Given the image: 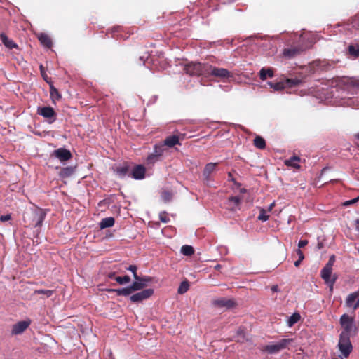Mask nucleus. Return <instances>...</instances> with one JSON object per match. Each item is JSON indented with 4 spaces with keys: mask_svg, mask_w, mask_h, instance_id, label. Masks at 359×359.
Here are the masks:
<instances>
[{
    "mask_svg": "<svg viewBox=\"0 0 359 359\" xmlns=\"http://www.w3.org/2000/svg\"><path fill=\"white\" fill-rule=\"evenodd\" d=\"M271 290L273 292H278L279 290H278V285H273L272 287H271Z\"/></svg>",
    "mask_w": 359,
    "mask_h": 359,
    "instance_id": "nucleus-52",
    "label": "nucleus"
},
{
    "mask_svg": "<svg viewBox=\"0 0 359 359\" xmlns=\"http://www.w3.org/2000/svg\"><path fill=\"white\" fill-rule=\"evenodd\" d=\"M112 291L115 292L118 295L128 296L135 290L133 289H132V284H131L129 287L112 290Z\"/></svg>",
    "mask_w": 359,
    "mask_h": 359,
    "instance_id": "nucleus-24",
    "label": "nucleus"
},
{
    "mask_svg": "<svg viewBox=\"0 0 359 359\" xmlns=\"http://www.w3.org/2000/svg\"><path fill=\"white\" fill-rule=\"evenodd\" d=\"M268 84L271 88H273L275 90H280L285 88V84L283 82H277L276 83H273L272 82H268Z\"/></svg>",
    "mask_w": 359,
    "mask_h": 359,
    "instance_id": "nucleus-38",
    "label": "nucleus"
},
{
    "mask_svg": "<svg viewBox=\"0 0 359 359\" xmlns=\"http://www.w3.org/2000/svg\"><path fill=\"white\" fill-rule=\"evenodd\" d=\"M154 294V290L149 288L137 292L130 297V300L133 302H140L149 298Z\"/></svg>",
    "mask_w": 359,
    "mask_h": 359,
    "instance_id": "nucleus-9",
    "label": "nucleus"
},
{
    "mask_svg": "<svg viewBox=\"0 0 359 359\" xmlns=\"http://www.w3.org/2000/svg\"><path fill=\"white\" fill-rule=\"evenodd\" d=\"M114 218L112 217L104 218L100 222V228L101 229H104L108 227H111L114 226Z\"/></svg>",
    "mask_w": 359,
    "mask_h": 359,
    "instance_id": "nucleus-21",
    "label": "nucleus"
},
{
    "mask_svg": "<svg viewBox=\"0 0 359 359\" xmlns=\"http://www.w3.org/2000/svg\"><path fill=\"white\" fill-rule=\"evenodd\" d=\"M358 200H359V197H357V198H353L352 200H349V201H346L344 203V205H348L353 204V203H356Z\"/></svg>",
    "mask_w": 359,
    "mask_h": 359,
    "instance_id": "nucleus-46",
    "label": "nucleus"
},
{
    "mask_svg": "<svg viewBox=\"0 0 359 359\" xmlns=\"http://www.w3.org/2000/svg\"><path fill=\"white\" fill-rule=\"evenodd\" d=\"M134 280V282L132 283V289L138 291L147 287L148 284L151 282L152 279L149 276L140 277L135 275Z\"/></svg>",
    "mask_w": 359,
    "mask_h": 359,
    "instance_id": "nucleus-8",
    "label": "nucleus"
},
{
    "mask_svg": "<svg viewBox=\"0 0 359 359\" xmlns=\"http://www.w3.org/2000/svg\"><path fill=\"white\" fill-rule=\"evenodd\" d=\"M37 114L45 118H48L49 123H53L56 119V114L53 108L50 107H39Z\"/></svg>",
    "mask_w": 359,
    "mask_h": 359,
    "instance_id": "nucleus-7",
    "label": "nucleus"
},
{
    "mask_svg": "<svg viewBox=\"0 0 359 359\" xmlns=\"http://www.w3.org/2000/svg\"><path fill=\"white\" fill-rule=\"evenodd\" d=\"M137 266H135V265H130L129 266L128 268H127V270L131 271L133 273V278H135V275H137Z\"/></svg>",
    "mask_w": 359,
    "mask_h": 359,
    "instance_id": "nucleus-43",
    "label": "nucleus"
},
{
    "mask_svg": "<svg viewBox=\"0 0 359 359\" xmlns=\"http://www.w3.org/2000/svg\"><path fill=\"white\" fill-rule=\"evenodd\" d=\"M348 50L350 55L355 57H359V45H350Z\"/></svg>",
    "mask_w": 359,
    "mask_h": 359,
    "instance_id": "nucleus-29",
    "label": "nucleus"
},
{
    "mask_svg": "<svg viewBox=\"0 0 359 359\" xmlns=\"http://www.w3.org/2000/svg\"><path fill=\"white\" fill-rule=\"evenodd\" d=\"M115 280L119 284V285H124L130 283V278L128 276H124L123 277L121 276H116L115 278Z\"/></svg>",
    "mask_w": 359,
    "mask_h": 359,
    "instance_id": "nucleus-37",
    "label": "nucleus"
},
{
    "mask_svg": "<svg viewBox=\"0 0 359 359\" xmlns=\"http://www.w3.org/2000/svg\"><path fill=\"white\" fill-rule=\"evenodd\" d=\"M302 260H300L299 259L294 262V264L296 267L299 266L301 264Z\"/></svg>",
    "mask_w": 359,
    "mask_h": 359,
    "instance_id": "nucleus-53",
    "label": "nucleus"
},
{
    "mask_svg": "<svg viewBox=\"0 0 359 359\" xmlns=\"http://www.w3.org/2000/svg\"><path fill=\"white\" fill-rule=\"evenodd\" d=\"M186 71L190 75L205 78L213 76L222 81L233 76L228 69L217 67L209 63L192 62L187 66Z\"/></svg>",
    "mask_w": 359,
    "mask_h": 359,
    "instance_id": "nucleus-1",
    "label": "nucleus"
},
{
    "mask_svg": "<svg viewBox=\"0 0 359 359\" xmlns=\"http://www.w3.org/2000/svg\"><path fill=\"white\" fill-rule=\"evenodd\" d=\"M308 244L307 240H300L298 243V249H300L302 248H304Z\"/></svg>",
    "mask_w": 359,
    "mask_h": 359,
    "instance_id": "nucleus-45",
    "label": "nucleus"
},
{
    "mask_svg": "<svg viewBox=\"0 0 359 359\" xmlns=\"http://www.w3.org/2000/svg\"><path fill=\"white\" fill-rule=\"evenodd\" d=\"M11 217L10 214L1 215L0 217V221L2 222H7V221L10 220Z\"/></svg>",
    "mask_w": 359,
    "mask_h": 359,
    "instance_id": "nucleus-44",
    "label": "nucleus"
},
{
    "mask_svg": "<svg viewBox=\"0 0 359 359\" xmlns=\"http://www.w3.org/2000/svg\"><path fill=\"white\" fill-rule=\"evenodd\" d=\"M0 39L2 43L8 49L17 48L18 45L4 33L0 34Z\"/></svg>",
    "mask_w": 359,
    "mask_h": 359,
    "instance_id": "nucleus-16",
    "label": "nucleus"
},
{
    "mask_svg": "<svg viewBox=\"0 0 359 359\" xmlns=\"http://www.w3.org/2000/svg\"><path fill=\"white\" fill-rule=\"evenodd\" d=\"M354 222H355V230L359 231V219H355Z\"/></svg>",
    "mask_w": 359,
    "mask_h": 359,
    "instance_id": "nucleus-50",
    "label": "nucleus"
},
{
    "mask_svg": "<svg viewBox=\"0 0 359 359\" xmlns=\"http://www.w3.org/2000/svg\"><path fill=\"white\" fill-rule=\"evenodd\" d=\"M51 156L57 158L62 163L69 161L72 157L70 151L65 148H59L54 150Z\"/></svg>",
    "mask_w": 359,
    "mask_h": 359,
    "instance_id": "nucleus-10",
    "label": "nucleus"
},
{
    "mask_svg": "<svg viewBox=\"0 0 359 359\" xmlns=\"http://www.w3.org/2000/svg\"><path fill=\"white\" fill-rule=\"evenodd\" d=\"M219 267H220V266H219V265H217V266H215V268H216V269H219Z\"/></svg>",
    "mask_w": 359,
    "mask_h": 359,
    "instance_id": "nucleus-55",
    "label": "nucleus"
},
{
    "mask_svg": "<svg viewBox=\"0 0 359 359\" xmlns=\"http://www.w3.org/2000/svg\"><path fill=\"white\" fill-rule=\"evenodd\" d=\"M158 160H159V157L158 156H156V154H154V153H152L151 154L148 156V157L147 158V163L148 164H154Z\"/></svg>",
    "mask_w": 359,
    "mask_h": 359,
    "instance_id": "nucleus-39",
    "label": "nucleus"
},
{
    "mask_svg": "<svg viewBox=\"0 0 359 359\" xmlns=\"http://www.w3.org/2000/svg\"><path fill=\"white\" fill-rule=\"evenodd\" d=\"M254 144L257 148L260 149H263L266 147L265 140L260 136H257L254 139Z\"/></svg>",
    "mask_w": 359,
    "mask_h": 359,
    "instance_id": "nucleus-28",
    "label": "nucleus"
},
{
    "mask_svg": "<svg viewBox=\"0 0 359 359\" xmlns=\"http://www.w3.org/2000/svg\"><path fill=\"white\" fill-rule=\"evenodd\" d=\"M161 197L164 201H169L172 198V194L169 191H163Z\"/></svg>",
    "mask_w": 359,
    "mask_h": 359,
    "instance_id": "nucleus-41",
    "label": "nucleus"
},
{
    "mask_svg": "<svg viewBox=\"0 0 359 359\" xmlns=\"http://www.w3.org/2000/svg\"><path fill=\"white\" fill-rule=\"evenodd\" d=\"M348 86L350 90L355 91V94H358L357 90H359V79H351L348 81Z\"/></svg>",
    "mask_w": 359,
    "mask_h": 359,
    "instance_id": "nucleus-26",
    "label": "nucleus"
},
{
    "mask_svg": "<svg viewBox=\"0 0 359 359\" xmlns=\"http://www.w3.org/2000/svg\"><path fill=\"white\" fill-rule=\"evenodd\" d=\"M356 137L359 140V133L356 135Z\"/></svg>",
    "mask_w": 359,
    "mask_h": 359,
    "instance_id": "nucleus-56",
    "label": "nucleus"
},
{
    "mask_svg": "<svg viewBox=\"0 0 359 359\" xmlns=\"http://www.w3.org/2000/svg\"><path fill=\"white\" fill-rule=\"evenodd\" d=\"M300 314L299 313H294L292 316H290L287 320V325L289 327L293 326L295 323H297L300 320Z\"/></svg>",
    "mask_w": 359,
    "mask_h": 359,
    "instance_id": "nucleus-25",
    "label": "nucleus"
},
{
    "mask_svg": "<svg viewBox=\"0 0 359 359\" xmlns=\"http://www.w3.org/2000/svg\"><path fill=\"white\" fill-rule=\"evenodd\" d=\"M275 206V201H273V203H271L269 207H268V209L266 210L269 212H271L273 208H274Z\"/></svg>",
    "mask_w": 359,
    "mask_h": 359,
    "instance_id": "nucleus-49",
    "label": "nucleus"
},
{
    "mask_svg": "<svg viewBox=\"0 0 359 359\" xmlns=\"http://www.w3.org/2000/svg\"><path fill=\"white\" fill-rule=\"evenodd\" d=\"M305 48L302 47H291L285 48L283 50V55L289 59L299 55L302 51L304 50Z\"/></svg>",
    "mask_w": 359,
    "mask_h": 359,
    "instance_id": "nucleus-13",
    "label": "nucleus"
},
{
    "mask_svg": "<svg viewBox=\"0 0 359 359\" xmlns=\"http://www.w3.org/2000/svg\"><path fill=\"white\" fill-rule=\"evenodd\" d=\"M38 39L40 43L46 48H50L52 46V41L50 38L44 33H41L38 36Z\"/></svg>",
    "mask_w": 359,
    "mask_h": 359,
    "instance_id": "nucleus-20",
    "label": "nucleus"
},
{
    "mask_svg": "<svg viewBox=\"0 0 359 359\" xmlns=\"http://www.w3.org/2000/svg\"><path fill=\"white\" fill-rule=\"evenodd\" d=\"M159 219L163 223H168L169 222V218L164 212L159 214Z\"/></svg>",
    "mask_w": 359,
    "mask_h": 359,
    "instance_id": "nucleus-42",
    "label": "nucleus"
},
{
    "mask_svg": "<svg viewBox=\"0 0 359 359\" xmlns=\"http://www.w3.org/2000/svg\"><path fill=\"white\" fill-rule=\"evenodd\" d=\"M181 252L186 256H191L194 253V250L192 246L184 245L181 248Z\"/></svg>",
    "mask_w": 359,
    "mask_h": 359,
    "instance_id": "nucleus-30",
    "label": "nucleus"
},
{
    "mask_svg": "<svg viewBox=\"0 0 359 359\" xmlns=\"http://www.w3.org/2000/svg\"><path fill=\"white\" fill-rule=\"evenodd\" d=\"M177 144L180 145L181 143L180 142L179 136L176 135L168 136L163 141V145L170 148Z\"/></svg>",
    "mask_w": 359,
    "mask_h": 359,
    "instance_id": "nucleus-15",
    "label": "nucleus"
},
{
    "mask_svg": "<svg viewBox=\"0 0 359 359\" xmlns=\"http://www.w3.org/2000/svg\"><path fill=\"white\" fill-rule=\"evenodd\" d=\"M293 341L292 339H283L276 344H269L265 346L264 350L271 354L278 353L286 348L287 346Z\"/></svg>",
    "mask_w": 359,
    "mask_h": 359,
    "instance_id": "nucleus-5",
    "label": "nucleus"
},
{
    "mask_svg": "<svg viewBox=\"0 0 359 359\" xmlns=\"http://www.w3.org/2000/svg\"><path fill=\"white\" fill-rule=\"evenodd\" d=\"M300 161V158L297 156H293L288 159L285 161V165L287 166L292 167L294 168H299L300 165H299V162Z\"/></svg>",
    "mask_w": 359,
    "mask_h": 359,
    "instance_id": "nucleus-19",
    "label": "nucleus"
},
{
    "mask_svg": "<svg viewBox=\"0 0 359 359\" xmlns=\"http://www.w3.org/2000/svg\"><path fill=\"white\" fill-rule=\"evenodd\" d=\"M215 304L220 307L231 308L234 306V302L229 299H221L215 302Z\"/></svg>",
    "mask_w": 359,
    "mask_h": 359,
    "instance_id": "nucleus-22",
    "label": "nucleus"
},
{
    "mask_svg": "<svg viewBox=\"0 0 359 359\" xmlns=\"http://www.w3.org/2000/svg\"><path fill=\"white\" fill-rule=\"evenodd\" d=\"M140 60H143V57H140Z\"/></svg>",
    "mask_w": 359,
    "mask_h": 359,
    "instance_id": "nucleus-57",
    "label": "nucleus"
},
{
    "mask_svg": "<svg viewBox=\"0 0 359 359\" xmlns=\"http://www.w3.org/2000/svg\"><path fill=\"white\" fill-rule=\"evenodd\" d=\"M189 288V284L187 280L182 281L177 290V292L180 294H183L188 291Z\"/></svg>",
    "mask_w": 359,
    "mask_h": 359,
    "instance_id": "nucleus-31",
    "label": "nucleus"
},
{
    "mask_svg": "<svg viewBox=\"0 0 359 359\" xmlns=\"http://www.w3.org/2000/svg\"><path fill=\"white\" fill-rule=\"evenodd\" d=\"M330 264H325L320 271V276L325 283L328 285L330 291L332 292L337 276L335 274L332 275V268L330 267Z\"/></svg>",
    "mask_w": 359,
    "mask_h": 359,
    "instance_id": "nucleus-4",
    "label": "nucleus"
},
{
    "mask_svg": "<svg viewBox=\"0 0 359 359\" xmlns=\"http://www.w3.org/2000/svg\"><path fill=\"white\" fill-rule=\"evenodd\" d=\"M46 212L42 209H36L34 211L33 221L35 226H41L46 217Z\"/></svg>",
    "mask_w": 359,
    "mask_h": 359,
    "instance_id": "nucleus-14",
    "label": "nucleus"
},
{
    "mask_svg": "<svg viewBox=\"0 0 359 359\" xmlns=\"http://www.w3.org/2000/svg\"><path fill=\"white\" fill-rule=\"evenodd\" d=\"M130 167L127 163H124L120 167L116 168V174L121 178H123L126 176H130Z\"/></svg>",
    "mask_w": 359,
    "mask_h": 359,
    "instance_id": "nucleus-17",
    "label": "nucleus"
},
{
    "mask_svg": "<svg viewBox=\"0 0 359 359\" xmlns=\"http://www.w3.org/2000/svg\"><path fill=\"white\" fill-rule=\"evenodd\" d=\"M74 172L72 167H66L62 169L60 175L63 177L71 176Z\"/></svg>",
    "mask_w": 359,
    "mask_h": 359,
    "instance_id": "nucleus-32",
    "label": "nucleus"
},
{
    "mask_svg": "<svg viewBox=\"0 0 359 359\" xmlns=\"http://www.w3.org/2000/svg\"><path fill=\"white\" fill-rule=\"evenodd\" d=\"M108 278L110 279H115V272H111L108 274Z\"/></svg>",
    "mask_w": 359,
    "mask_h": 359,
    "instance_id": "nucleus-51",
    "label": "nucleus"
},
{
    "mask_svg": "<svg viewBox=\"0 0 359 359\" xmlns=\"http://www.w3.org/2000/svg\"><path fill=\"white\" fill-rule=\"evenodd\" d=\"M40 68H41V74L43 76V72H42V65L40 66Z\"/></svg>",
    "mask_w": 359,
    "mask_h": 359,
    "instance_id": "nucleus-54",
    "label": "nucleus"
},
{
    "mask_svg": "<svg viewBox=\"0 0 359 359\" xmlns=\"http://www.w3.org/2000/svg\"><path fill=\"white\" fill-rule=\"evenodd\" d=\"M275 52V50H272L271 53H273Z\"/></svg>",
    "mask_w": 359,
    "mask_h": 359,
    "instance_id": "nucleus-58",
    "label": "nucleus"
},
{
    "mask_svg": "<svg viewBox=\"0 0 359 359\" xmlns=\"http://www.w3.org/2000/svg\"><path fill=\"white\" fill-rule=\"evenodd\" d=\"M351 337L339 335L337 347L341 353L339 358H348L353 350Z\"/></svg>",
    "mask_w": 359,
    "mask_h": 359,
    "instance_id": "nucleus-3",
    "label": "nucleus"
},
{
    "mask_svg": "<svg viewBox=\"0 0 359 359\" xmlns=\"http://www.w3.org/2000/svg\"><path fill=\"white\" fill-rule=\"evenodd\" d=\"M269 212L266 210L264 208H260L259 215L258 216V219L262 222H266L269 219V215L267 214Z\"/></svg>",
    "mask_w": 359,
    "mask_h": 359,
    "instance_id": "nucleus-33",
    "label": "nucleus"
},
{
    "mask_svg": "<svg viewBox=\"0 0 359 359\" xmlns=\"http://www.w3.org/2000/svg\"><path fill=\"white\" fill-rule=\"evenodd\" d=\"M50 97L53 101L58 100L61 98V95L60 94L58 90L54 87L50 88Z\"/></svg>",
    "mask_w": 359,
    "mask_h": 359,
    "instance_id": "nucleus-34",
    "label": "nucleus"
},
{
    "mask_svg": "<svg viewBox=\"0 0 359 359\" xmlns=\"http://www.w3.org/2000/svg\"><path fill=\"white\" fill-rule=\"evenodd\" d=\"M229 205L233 210H236L238 208L241 203V198L239 196H232L229 199Z\"/></svg>",
    "mask_w": 359,
    "mask_h": 359,
    "instance_id": "nucleus-27",
    "label": "nucleus"
},
{
    "mask_svg": "<svg viewBox=\"0 0 359 359\" xmlns=\"http://www.w3.org/2000/svg\"><path fill=\"white\" fill-rule=\"evenodd\" d=\"M34 293L36 294H43L46 297H50L53 295L54 291L51 290H36Z\"/></svg>",
    "mask_w": 359,
    "mask_h": 359,
    "instance_id": "nucleus-36",
    "label": "nucleus"
},
{
    "mask_svg": "<svg viewBox=\"0 0 359 359\" xmlns=\"http://www.w3.org/2000/svg\"><path fill=\"white\" fill-rule=\"evenodd\" d=\"M345 304L353 310L357 309L359 307V292H354L349 294L346 299Z\"/></svg>",
    "mask_w": 359,
    "mask_h": 359,
    "instance_id": "nucleus-11",
    "label": "nucleus"
},
{
    "mask_svg": "<svg viewBox=\"0 0 359 359\" xmlns=\"http://www.w3.org/2000/svg\"><path fill=\"white\" fill-rule=\"evenodd\" d=\"M339 323L343 329L339 335L351 337L357 334L358 328L353 317L344 313L340 317Z\"/></svg>",
    "mask_w": 359,
    "mask_h": 359,
    "instance_id": "nucleus-2",
    "label": "nucleus"
},
{
    "mask_svg": "<svg viewBox=\"0 0 359 359\" xmlns=\"http://www.w3.org/2000/svg\"><path fill=\"white\" fill-rule=\"evenodd\" d=\"M216 166V163H209L205 165L203 170V176L206 181L209 180L210 176L211 173L215 170Z\"/></svg>",
    "mask_w": 359,
    "mask_h": 359,
    "instance_id": "nucleus-18",
    "label": "nucleus"
},
{
    "mask_svg": "<svg viewBox=\"0 0 359 359\" xmlns=\"http://www.w3.org/2000/svg\"><path fill=\"white\" fill-rule=\"evenodd\" d=\"M334 260H335L334 255H332V256H330V259H329L328 262L326 264H330V267L332 268V266H333Z\"/></svg>",
    "mask_w": 359,
    "mask_h": 359,
    "instance_id": "nucleus-48",
    "label": "nucleus"
},
{
    "mask_svg": "<svg viewBox=\"0 0 359 359\" xmlns=\"http://www.w3.org/2000/svg\"><path fill=\"white\" fill-rule=\"evenodd\" d=\"M301 83V80L298 79H287L286 80V83L290 86H294L299 85Z\"/></svg>",
    "mask_w": 359,
    "mask_h": 359,
    "instance_id": "nucleus-40",
    "label": "nucleus"
},
{
    "mask_svg": "<svg viewBox=\"0 0 359 359\" xmlns=\"http://www.w3.org/2000/svg\"><path fill=\"white\" fill-rule=\"evenodd\" d=\"M296 252L299 257V259L300 260H303L304 259V255L303 254V252L300 249H297Z\"/></svg>",
    "mask_w": 359,
    "mask_h": 359,
    "instance_id": "nucleus-47",
    "label": "nucleus"
},
{
    "mask_svg": "<svg viewBox=\"0 0 359 359\" xmlns=\"http://www.w3.org/2000/svg\"><path fill=\"white\" fill-rule=\"evenodd\" d=\"M164 147L165 145H163V144L160 145H155L153 153L160 158L165 151Z\"/></svg>",
    "mask_w": 359,
    "mask_h": 359,
    "instance_id": "nucleus-35",
    "label": "nucleus"
},
{
    "mask_svg": "<svg viewBox=\"0 0 359 359\" xmlns=\"http://www.w3.org/2000/svg\"><path fill=\"white\" fill-rule=\"evenodd\" d=\"M31 320L27 318L26 320L18 321L12 326L11 334L19 335L22 334L31 325Z\"/></svg>",
    "mask_w": 359,
    "mask_h": 359,
    "instance_id": "nucleus-6",
    "label": "nucleus"
},
{
    "mask_svg": "<svg viewBox=\"0 0 359 359\" xmlns=\"http://www.w3.org/2000/svg\"><path fill=\"white\" fill-rule=\"evenodd\" d=\"M273 76V72L271 69L262 68L259 71L260 79L264 81L267 77L272 78Z\"/></svg>",
    "mask_w": 359,
    "mask_h": 359,
    "instance_id": "nucleus-23",
    "label": "nucleus"
},
{
    "mask_svg": "<svg viewBox=\"0 0 359 359\" xmlns=\"http://www.w3.org/2000/svg\"><path fill=\"white\" fill-rule=\"evenodd\" d=\"M145 168L142 165H135L130 172V176L136 180H143L145 177Z\"/></svg>",
    "mask_w": 359,
    "mask_h": 359,
    "instance_id": "nucleus-12",
    "label": "nucleus"
}]
</instances>
